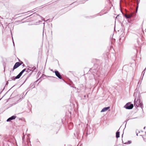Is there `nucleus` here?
Segmentation results:
<instances>
[{
  "instance_id": "f257e3e1",
  "label": "nucleus",
  "mask_w": 146,
  "mask_h": 146,
  "mask_svg": "<svg viewBox=\"0 0 146 146\" xmlns=\"http://www.w3.org/2000/svg\"><path fill=\"white\" fill-rule=\"evenodd\" d=\"M137 94L138 92L137 91H135L134 93L133 96L135 98L134 101V105L136 108H137L139 107L141 108L143 111V104L142 102L141 101V100H136L137 95Z\"/></svg>"
},
{
  "instance_id": "f03ea898",
  "label": "nucleus",
  "mask_w": 146,
  "mask_h": 146,
  "mask_svg": "<svg viewBox=\"0 0 146 146\" xmlns=\"http://www.w3.org/2000/svg\"><path fill=\"white\" fill-rule=\"evenodd\" d=\"M133 107V105L130 102L127 103L124 106V108L126 109L131 110Z\"/></svg>"
},
{
  "instance_id": "7ed1b4c3",
  "label": "nucleus",
  "mask_w": 146,
  "mask_h": 146,
  "mask_svg": "<svg viewBox=\"0 0 146 146\" xmlns=\"http://www.w3.org/2000/svg\"><path fill=\"white\" fill-rule=\"evenodd\" d=\"M56 76L59 79L62 80L64 82H65V80L61 76L60 73L56 70H54V72Z\"/></svg>"
},
{
  "instance_id": "20e7f679",
  "label": "nucleus",
  "mask_w": 146,
  "mask_h": 146,
  "mask_svg": "<svg viewBox=\"0 0 146 146\" xmlns=\"http://www.w3.org/2000/svg\"><path fill=\"white\" fill-rule=\"evenodd\" d=\"M98 66L97 64H94V66L90 69L89 71L91 72L95 73L96 72V69Z\"/></svg>"
},
{
  "instance_id": "39448f33",
  "label": "nucleus",
  "mask_w": 146,
  "mask_h": 146,
  "mask_svg": "<svg viewBox=\"0 0 146 146\" xmlns=\"http://www.w3.org/2000/svg\"><path fill=\"white\" fill-rule=\"evenodd\" d=\"M85 131L86 132V136H87L88 135L90 134L91 133H92V130L91 128L87 127L85 129Z\"/></svg>"
},
{
  "instance_id": "423d86ee",
  "label": "nucleus",
  "mask_w": 146,
  "mask_h": 146,
  "mask_svg": "<svg viewBox=\"0 0 146 146\" xmlns=\"http://www.w3.org/2000/svg\"><path fill=\"white\" fill-rule=\"evenodd\" d=\"M16 117L15 115H13L7 119L6 121L7 122H10L11 121L15 119Z\"/></svg>"
},
{
  "instance_id": "0eeeda50",
  "label": "nucleus",
  "mask_w": 146,
  "mask_h": 146,
  "mask_svg": "<svg viewBox=\"0 0 146 146\" xmlns=\"http://www.w3.org/2000/svg\"><path fill=\"white\" fill-rule=\"evenodd\" d=\"M39 16L41 18V19L42 20L44 21H45L44 20V19L41 16L39 15V14H37L36 13H34L33 14L31 15H30L29 16H31V17H33V16Z\"/></svg>"
},
{
  "instance_id": "6e6552de",
  "label": "nucleus",
  "mask_w": 146,
  "mask_h": 146,
  "mask_svg": "<svg viewBox=\"0 0 146 146\" xmlns=\"http://www.w3.org/2000/svg\"><path fill=\"white\" fill-rule=\"evenodd\" d=\"M110 107H109V106L104 107V108H103L102 109V110H101V112H103L106 111H107L108 110H109L110 109Z\"/></svg>"
},
{
  "instance_id": "1a4fd4ad",
  "label": "nucleus",
  "mask_w": 146,
  "mask_h": 146,
  "mask_svg": "<svg viewBox=\"0 0 146 146\" xmlns=\"http://www.w3.org/2000/svg\"><path fill=\"white\" fill-rule=\"evenodd\" d=\"M33 72V71H32V72H31L27 76L26 78V79L25 81H24L23 83L22 84V85L23 84H24L25 82L29 78V77L31 76V75H32Z\"/></svg>"
},
{
  "instance_id": "9d476101",
  "label": "nucleus",
  "mask_w": 146,
  "mask_h": 146,
  "mask_svg": "<svg viewBox=\"0 0 146 146\" xmlns=\"http://www.w3.org/2000/svg\"><path fill=\"white\" fill-rule=\"evenodd\" d=\"M20 63H19V62H16L13 66L14 69L15 68L16 69L18 68L20 66Z\"/></svg>"
},
{
  "instance_id": "9b49d317",
  "label": "nucleus",
  "mask_w": 146,
  "mask_h": 146,
  "mask_svg": "<svg viewBox=\"0 0 146 146\" xmlns=\"http://www.w3.org/2000/svg\"><path fill=\"white\" fill-rule=\"evenodd\" d=\"M68 84L71 87L74 88L75 89H76V88L75 87H74V85L73 84V82L70 80V83H69Z\"/></svg>"
},
{
  "instance_id": "f8f14e48",
  "label": "nucleus",
  "mask_w": 146,
  "mask_h": 146,
  "mask_svg": "<svg viewBox=\"0 0 146 146\" xmlns=\"http://www.w3.org/2000/svg\"><path fill=\"white\" fill-rule=\"evenodd\" d=\"M122 13L123 14V15L124 16L125 18L126 19L130 18L132 16V15H124L123 14V13Z\"/></svg>"
},
{
  "instance_id": "ddd939ff",
  "label": "nucleus",
  "mask_w": 146,
  "mask_h": 146,
  "mask_svg": "<svg viewBox=\"0 0 146 146\" xmlns=\"http://www.w3.org/2000/svg\"><path fill=\"white\" fill-rule=\"evenodd\" d=\"M120 137V132L119 131V130L117 131L116 133V137L118 138Z\"/></svg>"
},
{
  "instance_id": "4468645a",
  "label": "nucleus",
  "mask_w": 146,
  "mask_h": 146,
  "mask_svg": "<svg viewBox=\"0 0 146 146\" xmlns=\"http://www.w3.org/2000/svg\"><path fill=\"white\" fill-rule=\"evenodd\" d=\"M19 78L18 76L17 75L16 76H13L11 78V80L15 81L16 79H18Z\"/></svg>"
},
{
  "instance_id": "2eb2a0df",
  "label": "nucleus",
  "mask_w": 146,
  "mask_h": 146,
  "mask_svg": "<svg viewBox=\"0 0 146 146\" xmlns=\"http://www.w3.org/2000/svg\"><path fill=\"white\" fill-rule=\"evenodd\" d=\"M17 92V90H15L13 92V93H12V94H11V95L10 96V98H9V99H11V98H13V94H14L15 95H16V94Z\"/></svg>"
},
{
  "instance_id": "dca6fc26",
  "label": "nucleus",
  "mask_w": 146,
  "mask_h": 146,
  "mask_svg": "<svg viewBox=\"0 0 146 146\" xmlns=\"http://www.w3.org/2000/svg\"><path fill=\"white\" fill-rule=\"evenodd\" d=\"M141 95L139 93L138 94V96L137 97V99L136 100H141Z\"/></svg>"
},
{
  "instance_id": "f3484780",
  "label": "nucleus",
  "mask_w": 146,
  "mask_h": 146,
  "mask_svg": "<svg viewBox=\"0 0 146 146\" xmlns=\"http://www.w3.org/2000/svg\"><path fill=\"white\" fill-rule=\"evenodd\" d=\"M137 2V7L136 8V13L137 12L138 9V8L139 7V1H138V0H136Z\"/></svg>"
},
{
  "instance_id": "a211bd4d",
  "label": "nucleus",
  "mask_w": 146,
  "mask_h": 146,
  "mask_svg": "<svg viewBox=\"0 0 146 146\" xmlns=\"http://www.w3.org/2000/svg\"><path fill=\"white\" fill-rule=\"evenodd\" d=\"M24 146H32L31 144V141L27 143V144H25Z\"/></svg>"
},
{
  "instance_id": "6ab92c4d",
  "label": "nucleus",
  "mask_w": 146,
  "mask_h": 146,
  "mask_svg": "<svg viewBox=\"0 0 146 146\" xmlns=\"http://www.w3.org/2000/svg\"><path fill=\"white\" fill-rule=\"evenodd\" d=\"M74 3H76V4L75 5V6H77V5H79V4L82 3H81L80 2L78 3V2H76V1H75L72 4H70V5H72V4H73Z\"/></svg>"
},
{
  "instance_id": "aec40b11",
  "label": "nucleus",
  "mask_w": 146,
  "mask_h": 146,
  "mask_svg": "<svg viewBox=\"0 0 146 146\" xmlns=\"http://www.w3.org/2000/svg\"><path fill=\"white\" fill-rule=\"evenodd\" d=\"M23 73V72H22V71H21L19 73V74L17 75L19 78H20L21 77V76H22V75Z\"/></svg>"
},
{
  "instance_id": "412c9836",
  "label": "nucleus",
  "mask_w": 146,
  "mask_h": 146,
  "mask_svg": "<svg viewBox=\"0 0 146 146\" xmlns=\"http://www.w3.org/2000/svg\"><path fill=\"white\" fill-rule=\"evenodd\" d=\"M32 69H33L32 71H33V72L35 71L36 72L37 71V70L36 69V67L35 66H33L32 68Z\"/></svg>"
},
{
  "instance_id": "4be33fe9",
  "label": "nucleus",
  "mask_w": 146,
  "mask_h": 146,
  "mask_svg": "<svg viewBox=\"0 0 146 146\" xmlns=\"http://www.w3.org/2000/svg\"><path fill=\"white\" fill-rule=\"evenodd\" d=\"M131 141L130 140H128L127 142H125L124 143L125 144H131Z\"/></svg>"
},
{
  "instance_id": "5701e85b",
  "label": "nucleus",
  "mask_w": 146,
  "mask_h": 146,
  "mask_svg": "<svg viewBox=\"0 0 146 146\" xmlns=\"http://www.w3.org/2000/svg\"><path fill=\"white\" fill-rule=\"evenodd\" d=\"M35 87V86H33V87L31 88L30 86H29L27 89V90H28V91H29L30 90H31V89H33V88H34Z\"/></svg>"
},
{
  "instance_id": "b1692460",
  "label": "nucleus",
  "mask_w": 146,
  "mask_h": 146,
  "mask_svg": "<svg viewBox=\"0 0 146 146\" xmlns=\"http://www.w3.org/2000/svg\"><path fill=\"white\" fill-rule=\"evenodd\" d=\"M38 80L39 81V82L38 83L37 85L39 84L40 82L42 80V77H40L38 79Z\"/></svg>"
},
{
  "instance_id": "393cba45",
  "label": "nucleus",
  "mask_w": 146,
  "mask_h": 146,
  "mask_svg": "<svg viewBox=\"0 0 146 146\" xmlns=\"http://www.w3.org/2000/svg\"><path fill=\"white\" fill-rule=\"evenodd\" d=\"M32 70H31L28 68L27 69V70H26V72H27V73H28L30 71L32 72Z\"/></svg>"
},
{
  "instance_id": "a878e982",
  "label": "nucleus",
  "mask_w": 146,
  "mask_h": 146,
  "mask_svg": "<svg viewBox=\"0 0 146 146\" xmlns=\"http://www.w3.org/2000/svg\"><path fill=\"white\" fill-rule=\"evenodd\" d=\"M15 86V85H14L13 86H12L11 88H10L5 94L0 99V100L3 97L6 95V94L14 86Z\"/></svg>"
},
{
  "instance_id": "bb28decb",
  "label": "nucleus",
  "mask_w": 146,
  "mask_h": 146,
  "mask_svg": "<svg viewBox=\"0 0 146 146\" xmlns=\"http://www.w3.org/2000/svg\"><path fill=\"white\" fill-rule=\"evenodd\" d=\"M46 76L45 75L42 74L41 76V77H42V78H43V79H44L46 77Z\"/></svg>"
},
{
  "instance_id": "cd10ccee",
  "label": "nucleus",
  "mask_w": 146,
  "mask_h": 146,
  "mask_svg": "<svg viewBox=\"0 0 146 146\" xmlns=\"http://www.w3.org/2000/svg\"><path fill=\"white\" fill-rule=\"evenodd\" d=\"M6 141L7 142H9L11 144L13 143L12 141H11L9 139H7L6 140Z\"/></svg>"
},
{
  "instance_id": "c85d7f7f",
  "label": "nucleus",
  "mask_w": 146,
  "mask_h": 146,
  "mask_svg": "<svg viewBox=\"0 0 146 146\" xmlns=\"http://www.w3.org/2000/svg\"><path fill=\"white\" fill-rule=\"evenodd\" d=\"M35 84L33 83H31L30 85V87L31 88V87H33V86H35Z\"/></svg>"
},
{
  "instance_id": "c756f323",
  "label": "nucleus",
  "mask_w": 146,
  "mask_h": 146,
  "mask_svg": "<svg viewBox=\"0 0 146 146\" xmlns=\"http://www.w3.org/2000/svg\"><path fill=\"white\" fill-rule=\"evenodd\" d=\"M137 118V117H135V118H133L129 119H128L127 120L125 121V122H126V124H125V127L126 126V125L127 121H128L129 119H135V118Z\"/></svg>"
},
{
  "instance_id": "7c9ffc66",
  "label": "nucleus",
  "mask_w": 146,
  "mask_h": 146,
  "mask_svg": "<svg viewBox=\"0 0 146 146\" xmlns=\"http://www.w3.org/2000/svg\"><path fill=\"white\" fill-rule=\"evenodd\" d=\"M95 16H90V17H87L89 19H91L93 18Z\"/></svg>"
},
{
  "instance_id": "2f4dec72",
  "label": "nucleus",
  "mask_w": 146,
  "mask_h": 146,
  "mask_svg": "<svg viewBox=\"0 0 146 146\" xmlns=\"http://www.w3.org/2000/svg\"><path fill=\"white\" fill-rule=\"evenodd\" d=\"M26 68H24L21 71L23 73L25 71L26 72Z\"/></svg>"
},
{
  "instance_id": "473e14b6",
  "label": "nucleus",
  "mask_w": 146,
  "mask_h": 146,
  "mask_svg": "<svg viewBox=\"0 0 146 146\" xmlns=\"http://www.w3.org/2000/svg\"><path fill=\"white\" fill-rule=\"evenodd\" d=\"M19 63H20V66H21V65L22 64H23V62L22 61H20L19 62Z\"/></svg>"
},
{
  "instance_id": "72a5a7b5",
  "label": "nucleus",
  "mask_w": 146,
  "mask_h": 146,
  "mask_svg": "<svg viewBox=\"0 0 146 146\" xmlns=\"http://www.w3.org/2000/svg\"><path fill=\"white\" fill-rule=\"evenodd\" d=\"M15 69V68L14 69V67H13V69L11 70V71H10V72H11V71H13Z\"/></svg>"
},
{
  "instance_id": "f704fd0d",
  "label": "nucleus",
  "mask_w": 146,
  "mask_h": 146,
  "mask_svg": "<svg viewBox=\"0 0 146 146\" xmlns=\"http://www.w3.org/2000/svg\"><path fill=\"white\" fill-rule=\"evenodd\" d=\"M107 1L108 2V3H109L110 4L111 3V2L110 1V0H107Z\"/></svg>"
},
{
  "instance_id": "c9c22d12",
  "label": "nucleus",
  "mask_w": 146,
  "mask_h": 146,
  "mask_svg": "<svg viewBox=\"0 0 146 146\" xmlns=\"http://www.w3.org/2000/svg\"><path fill=\"white\" fill-rule=\"evenodd\" d=\"M53 19V18H52V19H47V20L46 21H50V20H51L50 21H52V19Z\"/></svg>"
},
{
  "instance_id": "e433bc0d",
  "label": "nucleus",
  "mask_w": 146,
  "mask_h": 146,
  "mask_svg": "<svg viewBox=\"0 0 146 146\" xmlns=\"http://www.w3.org/2000/svg\"><path fill=\"white\" fill-rule=\"evenodd\" d=\"M43 24L44 25V26H43V33L44 31V24H45V23H43Z\"/></svg>"
},
{
  "instance_id": "4c0bfd02",
  "label": "nucleus",
  "mask_w": 146,
  "mask_h": 146,
  "mask_svg": "<svg viewBox=\"0 0 146 146\" xmlns=\"http://www.w3.org/2000/svg\"><path fill=\"white\" fill-rule=\"evenodd\" d=\"M42 21L39 20V21H38V22H37V23H39L41 22H42Z\"/></svg>"
},
{
  "instance_id": "58836bf2",
  "label": "nucleus",
  "mask_w": 146,
  "mask_h": 146,
  "mask_svg": "<svg viewBox=\"0 0 146 146\" xmlns=\"http://www.w3.org/2000/svg\"><path fill=\"white\" fill-rule=\"evenodd\" d=\"M38 81V80H36V81H35L34 83L35 84Z\"/></svg>"
},
{
  "instance_id": "ea45409f",
  "label": "nucleus",
  "mask_w": 146,
  "mask_h": 146,
  "mask_svg": "<svg viewBox=\"0 0 146 146\" xmlns=\"http://www.w3.org/2000/svg\"><path fill=\"white\" fill-rule=\"evenodd\" d=\"M5 88V87H4V88H3V89L2 90V91H1L0 92V94H1V93L2 92H3V90Z\"/></svg>"
},
{
  "instance_id": "a19ab883",
  "label": "nucleus",
  "mask_w": 146,
  "mask_h": 146,
  "mask_svg": "<svg viewBox=\"0 0 146 146\" xmlns=\"http://www.w3.org/2000/svg\"><path fill=\"white\" fill-rule=\"evenodd\" d=\"M13 46H15V44H14V41H13Z\"/></svg>"
},
{
  "instance_id": "79ce46f5",
  "label": "nucleus",
  "mask_w": 146,
  "mask_h": 146,
  "mask_svg": "<svg viewBox=\"0 0 146 146\" xmlns=\"http://www.w3.org/2000/svg\"><path fill=\"white\" fill-rule=\"evenodd\" d=\"M74 135L75 137H76V138H78V137H76V134H75V133H74Z\"/></svg>"
},
{
  "instance_id": "37998d69",
  "label": "nucleus",
  "mask_w": 146,
  "mask_h": 146,
  "mask_svg": "<svg viewBox=\"0 0 146 146\" xmlns=\"http://www.w3.org/2000/svg\"><path fill=\"white\" fill-rule=\"evenodd\" d=\"M8 83H8V81H7V82H6V84H5V85H7L8 84Z\"/></svg>"
},
{
  "instance_id": "c03bdc74",
  "label": "nucleus",
  "mask_w": 146,
  "mask_h": 146,
  "mask_svg": "<svg viewBox=\"0 0 146 146\" xmlns=\"http://www.w3.org/2000/svg\"><path fill=\"white\" fill-rule=\"evenodd\" d=\"M22 66L23 67H25V65L24 64H23Z\"/></svg>"
},
{
  "instance_id": "a18cd8bd",
  "label": "nucleus",
  "mask_w": 146,
  "mask_h": 146,
  "mask_svg": "<svg viewBox=\"0 0 146 146\" xmlns=\"http://www.w3.org/2000/svg\"><path fill=\"white\" fill-rule=\"evenodd\" d=\"M28 67H29V68H31V70L32 69V68H33V67H30V66H28Z\"/></svg>"
},
{
  "instance_id": "49530a36",
  "label": "nucleus",
  "mask_w": 146,
  "mask_h": 146,
  "mask_svg": "<svg viewBox=\"0 0 146 146\" xmlns=\"http://www.w3.org/2000/svg\"><path fill=\"white\" fill-rule=\"evenodd\" d=\"M40 74V72H38L37 74Z\"/></svg>"
},
{
  "instance_id": "de8ad7c7",
  "label": "nucleus",
  "mask_w": 146,
  "mask_h": 146,
  "mask_svg": "<svg viewBox=\"0 0 146 146\" xmlns=\"http://www.w3.org/2000/svg\"><path fill=\"white\" fill-rule=\"evenodd\" d=\"M84 98H85L86 97V95H84Z\"/></svg>"
},
{
  "instance_id": "09e8293b",
  "label": "nucleus",
  "mask_w": 146,
  "mask_h": 146,
  "mask_svg": "<svg viewBox=\"0 0 146 146\" xmlns=\"http://www.w3.org/2000/svg\"><path fill=\"white\" fill-rule=\"evenodd\" d=\"M143 140H144L145 141V140H146V139L145 138H144V137H143Z\"/></svg>"
},
{
  "instance_id": "8fccbe9b",
  "label": "nucleus",
  "mask_w": 146,
  "mask_h": 146,
  "mask_svg": "<svg viewBox=\"0 0 146 146\" xmlns=\"http://www.w3.org/2000/svg\"><path fill=\"white\" fill-rule=\"evenodd\" d=\"M15 94H13V98L15 96Z\"/></svg>"
},
{
  "instance_id": "3c124183",
  "label": "nucleus",
  "mask_w": 146,
  "mask_h": 146,
  "mask_svg": "<svg viewBox=\"0 0 146 146\" xmlns=\"http://www.w3.org/2000/svg\"><path fill=\"white\" fill-rule=\"evenodd\" d=\"M48 77H52L54 78V77H53V76H48Z\"/></svg>"
},
{
  "instance_id": "603ef678",
  "label": "nucleus",
  "mask_w": 146,
  "mask_h": 146,
  "mask_svg": "<svg viewBox=\"0 0 146 146\" xmlns=\"http://www.w3.org/2000/svg\"><path fill=\"white\" fill-rule=\"evenodd\" d=\"M136 135H137V136H138V133H136Z\"/></svg>"
},
{
  "instance_id": "864d4df0",
  "label": "nucleus",
  "mask_w": 146,
  "mask_h": 146,
  "mask_svg": "<svg viewBox=\"0 0 146 146\" xmlns=\"http://www.w3.org/2000/svg\"><path fill=\"white\" fill-rule=\"evenodd\" d=\"M140 136H141V137H142L143 138V135H140Z\"/></svg>"
},
{
  "instance_id": "5fc2aeb1",
  "label": "nucleus",
  "mask_w": 146,
  "mask_h": 146,
  "mask_svg": "<svg viewBox=\"0 0 146 146\" xmlns=\"http://www.w3.org/2000/svg\"><path fill=\"white\" fill-rule=\"evenodd\" d=\"M123 134H122V135H121V136H122V138L123 137Z\"/></svg>"
},
{
  "instance_id": "6e6d98bb",
  "label": "nucleus",
  "mask_w": 146,
  "mask_h": 146,
  "mask_svg": "<svg viewBox=\"0 0 146 146\" xmlns=\"http://www.w3.org/2000/svg\"><path fill=\"white\" fill-rule=\"evenodd\" d=\"M145 127H144V128H143V129H145Z\"/></svg>"
},
{
  "instance_id": "4d7b16f0",
  "label": "nucleus",
  "mask_w": 146,
  "mask_h": 146,
  "mask_svg": "<svg viewBox=\"0 0 146 146\" xmlns=\"http://www.w3.org/2000/svg\"><path fill=\"white\" fill-rule=\"evenodd\" d=\"M51 70V71H53V72H53V70H52V69H51V70Z\"/></svg>"
},
{
  "instance_id": "13d9d810",
  "label": "nucleus",
  "mask_w": 146,
  "mask_h": 146,
  "mask_svg": "<svg viewBox=\"0 0 146 146\" xmlns=\"http://www.w3.org/2000/svg\"><path fill=\"white\" fill-rule=\"evenodd\" d=\"M68 111H69V113H70V114H71V112H70V111H69V110H68Z\"/></svg>"
},
{
  "instance_id": "bf43d9fd",
  "label": "nucleus",
  "mask_w": 146,
  "mask_h": 146,
  "mask_svg": "<svg viewBox=\"0 0 146 146\" xmlns=\"http://www.w3.org/2000/svg\"><path fill=\"white\" fill-rule=\"evenodd\" d=\"M112 39L113 40H114V41H115V39L112 38Z\"/></svg>"
},
{
  "instance_id": "052dcab7",
  "label": "nucleus",
  "mask_w": 146,
  "mask_h": 146,
  "mask_svg": "<svg viewBox=\"0 0 146 146\" xmlns=\"http://www.w3.org/2000/svg\"><path fill=\"white\" fill-rule=\"evenodd\" d=\"M18 60H19V62L21 61H20V59H18Z\"/></svg>"
},
{
  "instance_id": "680f3d73",
  "label": "nucleus",
  "mask_w": 146,
  "mask_h": 146,
  "mask_svg": "<svg viewBox=\"0 0 146 146\" xmlns=\"http://www.w3.org/2000/svg\"><path fill=\"white\" fill-rule=\"evenodd\" d=\"M51 27H52V23H51Z\"/></svg>"
},
{
  "instance_id": "e2e57ef3",
  "label": "nucleus",
  "mask_w": 146,
  "mask_h": 146,
  "mask_svg": "<svg viewBox=\"0 0 146 146\" xmlns=\"http://www.w3.org/2000/svg\"><path fill=\"white\" fill-rule=\"evenodd\" d=\"M71 127H72V126H73V125H71Z\"/></svg>"
},
{
  "instance_id": "0e129e2a",
  "label": "nucleus",
  "mask_w": 146,
  "mask_h": 146,
  "mask_svg": "<svg viewBox=\"0 0 146 146\" xmlns=\"http://www.w3.org/2000/svg\"><path fill=\"white\" fill-rule=\"evenodd\" d=\"M119 15H118L117 16V17H116V18H117V17L118 16H119Z\"/></svg>"
},
{
  "instance_id": "69168bd1",
  "label": "nucleus",
  "mask_w": 146,
  "mask_h": 146,
  "mask_svg": "<svg viewBox=\"0 0 146 146\" xmlns=\"http://www.w3.org/2000/svg\"><path fill=\"white\" fill-rule=\"evenodd\" d=\"M145 32H146V29H145Z\"/></svg>"
},
{
  "instance_id": "338daca9",
  "label": "nucleus",
  "mask_w": 146,
  "mask_h": 146,
  "mask_svg": "<svg viewBox=\"0 0 146 146\" xmlns=\"http://www.w3.org/2000/svg\"><path fill=\"white\" fill-rule=\"evenodd\" d=\"M122 143H123V140L122 139Z\"/></svg>"
},
{
  "instance_id": "774afa93",
  "label": "nucleus",
  "mask_w": 146,
  "mask_h": 146,
  "mask_svg": "<svg viewBox=\"0 0 146 146\" xmlns=\"http://www.w3.org/2000/svg\"><path fill=\"white\" fill-rule=\"evenodd\" d=\"M37 142H39V141H37Z\"/></svg>"
}]
</instances>
